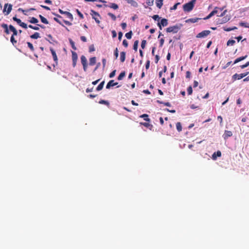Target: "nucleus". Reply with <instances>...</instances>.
<instances>
[{"mask_svg":"<svg viewBox=\"0 0 249 249\" xmlns=\"http://www.w3.org/2000/svg\"><path fill=\"white\" fill-rule=\"evenodd\" d=\"M168 25V20L166 18L161 19L160 22L158 23V26L160 30L162 29L161 26H166Z\"/></svg>","mask_w":249,"mask_h":249,"instance_id":"7","label":"nucleus"},{"mask_svg":"<svg viewBox=\"0 0 249 249\" xmlns=\"http://www.w3.org/2000/svg\"><path fill=\"white\" fill-rule=\"evenodd\" d=\"M28 27L30 28H31V29H34L35 30H39V27H41L42 29H44L45 28V26L44 25H40V24H37V26H33L32 25H29L28 26Z\"/></svg>","mask_w":249,"mask_h":249,"instance_id":"10","label":"nucleus"},{"mask_svg":"<svg viewBox=\"0 0 249 249\" xmlns=\"http://www.w3.org/2000/svg\"><path fill=\"white\" fill-rule=\"evenodd\" d=\"M30 37L33 39H37L40 37L39 34L37 32H36L33 35H31Z\"/></svg>","mask_w":249,"mask_h":249,"instance_id":"25","label":"nucleus"},{"mask_svg":"<svg viewBox=\"0 0 249 249\" xmlns=\"http://www.w3.org/2000/svg\"><path fill=\"white\" fill-rule=\"evenodd\" d=\"M29 21L31 23H37L38 22V20L37 18L35 17H32L30 18V19Z\"/></svg>","mask_w":249,"mask_h":249,"instance_id":"30","label":"nucleus"},{"mask_svg":"<svg viewBox=\"0 0 249 249\" xmlns=\"http://www.w3.org/2000/svg\"><path fill=\"white\" fill-rule=\"evenodd\" d=\"M27 44L28 45V47L30 48V50L32 52L34 51V47L33 44L29 42H28Z\"/></svg>","mask_w":249,"mask_h":249,"instance_id":"42","label":"nucleus"},{"mask_svg":"<svg viewBox=\"0 0 249 249\" xmlns=\"http://www.w3.org/2000/svg\"><path fill=\"white\" fill-rule=\"evenodd\" d=\"M1 26L4 29V32L6 34L8 35L9 34V30L8 29V26L7 24L5 23H2L1 25Z\"/></svg>","mask_w":249,"mask_h":249,"instance_id":"17","label":"nucleus"},{"mask_svg":"<svg viewBox=\"0 0 249 249\" xmlns=\"http://www.w3.org/2000/svg\"><path fill=\"white\" fill-rule=\"evenodd\" d=\"M109 7L115 10L117 9L118 8V5L114 3H111L110 5H109Z\"/></svg>","mask_w":249,"mask_h":249,"instance_id":"35","label":"nucleus"},{"mask_svg":"<svg viewBox=\"0 0 249 249\" xmlns=\"http://www.w3.org/2000/svg\"><path fill=\"white\" fill-rule=\"evenodd\" d=\"M218 9H220L221 11L223 10V8H219L217 7H215L213 12L214 13V14H216L218 13Z\"/></svg>","mask_w":249,"mask_h":249,"instance_id":"47","label":"nucleus"},{"mask_svg":"<svg viewBox=\"0 0 249 249\" xmlns=\"http://www.w3.org/2000/svg\"><path fill=\"white\" fill-rule=\"evenodd\" d=\"M118 84L117 82H114L113 80H110L106 86L107 89H110L111 87L116 86Z\"/></svg>","mask_w":249,"mask_h":249,"instance_id":"9","label":"nucleus"},{"mask_svg":"<svg viewBox=\"0 0 249 249\" xmlns=\"http://www.w3.org/2000/svg\"><path fill=\"white\" fill-rule=\"evenodd\" d=\"M157 102L160 104H163L164 106L167 107H170L171 104L169 102H164L160 100H158Z\"/></svg>","mask_w":249,"mask_h":249,"instance_id":"33","label":"nucleus"},{"mask_svg":"<svg viewBox=\"0 0 249 249\" xmlns=\"http://www.w3.org/2000/svg\"><path fill=\"white\" fill-rule=\"evenodd\" d=\"M141 118H143L144 120L149 122L150 119L148 118V115L146 114H143L140 116Z\"/></svg>","mask_w":249,"mask_h":249,"instance_id":"24","label":"nucleus"},{"mask_svg":"<svg viewBox=\"0 0 249 249\" xmlns=\"http://www.w3.org/2000/svg\"><path fill=\"white\" fill-rule=\"evenodd\" d=\"M146 44V41L145 40H142L141 43V47L142 49H144Z\"/></svg>","mask_w":249,"mask_h":249,"instance_id":"50","label":"nucleus"},{"mask_svg":"<svg viewBox=\"0 0 249 249\" xmlns=\"http://www.w3.org/2000/svg\"><path fill=\"white\" fill-rule=\"evenodd\" d=\"M237 28L236 27H233L232 28H226V27H224V30L225 31H227V32H229V31H232V30H235V29H237Z\"/></svg>","mask_w":249,"mask_h":249,"instance_id":"38","label":"nucleus"},{"mask_svg":"<svg viewBox=\"0 0 249 249\" xmlns=\"http://www.w3.org/2000/svg\"><path fill=\"white\" fill-rule=\"evenodd\" d=\"M96 58L95 57H91L89 59V65L91 66H93L96 63Z\"/></svg>","mask_w":249,"mask_h":249,"instance_id":"23","label":"nucleus"},{"mask_svg":"<svg viewBox=\"0 0 249 249\" xmlns=\"http://www.w3.org/2000/svg\"><path fill=\"white\" fill-rule=\"evenodd\" d=\"M123 45L125 47H128V42L125 40V39H124L123 41Z\"/></svg>","mask_w":249,"mask_h":249,"instance_id":"54","label":"nucleus"},{"mask_svg":"<svg viewBox=\"0 0 249 249\" xmlns=\"http://www.w3.org/2000/svg\"><path fill=\"white\" fill-rule=\"evenodd\" d=\"M235 40H234L233 39H230L227 41V46H230V45L232 46L235 44Z\"/></svg>","mask_w":249,"mask_h":249,"instance_id":"34","label":"nucleus"},{"mask_svg":"<svg viewBox=\"0 0 249 249\" xmlns=\"http://www.w3.org/2000/svg\"><path fill=\"white\" fill-rule=\"evenodd\" d=\"M196 1V0H192L191 1L184 4L183 6L184 11L189 12L192 11L194 7Z\"/></svg>","mask_w":249,"mask_h":249,"instance_id":"1","label":"nucleus"},{"mask_svg":"<svg viewBox=\"0 0 249 249\" xmlns=\"http://www.w3.org/2000/svg\"><path fill=\"white\" fill-rule=\"evenodd\" d=\"M154 0H147L146 4L148 6H152L153 4Z\"/></svg>","mask_w":249,"mask_h":249,"instance_id":"49","label":"nucleus"},{"mask_svg":"<svg viewBox=\"0 0 249 249\" xmlns=\"http://www.w3.org/2000/svg\"><path fill=\"white\" fill-rule=\"evenodd\" d=\"M18 10H19V11L21 10V11H22V12H23L25 15H26V14H25V13H24V12H29V11H35V10H36V9H35V8H30L29 9H28V10H22V9H21V8H19V9H18Z\"/></svg>","mask_w":249,"mask_h":249,"instance_id":"43","label":"nucleus"},{"mask_svg":"<svg viewBox=\"0 0 249 249\" xmlns=\"http://www.w3.org/2000/svg\"><path fill=\"white\" fill-rule=\"evenodd\" d=\"M127 3L130 4L131 6L134 7H137L138 6V3L134 0H125Z\"/></svg>","mask_w":249,"mask_h":249,"instance_id":"14","label":"nucleus"},{"mask_svg":"<svg viewBox=\"0 0 249 249\" xmlns=\"http://www.w3.org/2000/svg\"><path fill=\"white\" fill-rule=\"evenodd\" d=\"M81 63L83 65L87 64V60L86 57L84 55H82L81 57Z\"/></svg>","mask_w":249,"mask_h":249,"instance_id":"26","label":"nucleus"},{"mask_svg":"<svg viewBox=\"0 0 249 249\" xmlns=\"http://www.w3.org/2000/svg\"><path fill=\"white\" fill-rule=\"evenodd\" d=\"M59 12L61 14L66 15L71 20H73V16L71 13L67 11H63L61 9H59Z\"/></svg>","mask_w":249,"mask_h":249,"instance_id":"8","label":"nucleus"},{"mask_svg":"<svg viewBox=\"0 0 249 249\" xmlns=\"http://www.w3.org/2000/svg\"><path fill=\"white\" fill-rule=\"evenodd\" d=\"M105 82L102 81L97 87L96 90L97 91H100L102 90L103 88Z\"/></svg>","mask_w":249,"mask_h":249,"instance_id":"29","label":"nucleus"},{"mask_svg":"<svg viewBox=\"0 0 249 249\" xmlns=\"http://www.w3.org/2000/svg\"><path fill=\"white\" fill-rule=\"evenodd\" d=\"M180 26L178 25H175L173 26H170L166 29V31L167 33H177L180 30Z\"/></svg>","mask_w":249,"mask_h":249,"instance_id":"3","label":"nucleus"},{"mask_svg":"<svg viewBox=\"0 0 249 249\" xmlns=\"http://www.w3.org/2000/svg\"><path fill=\"white\" fill-rule=\"evenodd\" d=\"M39 18H40L41 22L44 24H48L49 23V22L48 20L44 18L43 16H42L41 15H39Z\"/></svg>","mask_w":249,"mask_h":249,"instance_id":"20","label":"nucleus"},{"mask_svg":"<svg viewBox=\"0 0 249 249\" xmlns=\"http://www.w3.org/2000/svg\"><path fill=\"white\" fill-rule=\"evenodd\" d=\"M187 92L188 95H191L193 92V89L191 86H190L187 89Z\"/></svg>","mask_w":249,"mask_h":249,"instance_id":"48","label":"nucleus"},{"mask_svg":"<svg viewBox=\"0 0 249 249\" xmlns=\"http://www.w3.org/2000/svg\"><path fill=\"white\" fill-rule=\"evenodd\" d=\"M211 32L209 30H204L198 33L196 37L197 38L205 37L210 34Z\"/></svg>","mask_w":249,"mask_h":249,"instance_id":"6","label":"nucleus"},{"mask_svg":"<svg viewBox=\"0 0 249 249\" xmlns=\"http://www.w3.org/2000/svg\"><path fill=\"white\" fill-rule=\"evenodd\" d=\"M53 19L56 21L57 22V23H58L59 24L61 25L62 26H64V25L61 23V22L57 18H53Z\"/></svg>","mask_w":249,"mask_h":249,"instance_id":"60","label":"nucleus"},{"mask_svg":"<svg viewBox=\"0 0 249 249\" xmlns=\"http://www.w3.org/2000/svg\"><path fill=\"white\" fill-rule=\"evenodd\" d=\"M152 18L155 20H159L160 19V18L159 17V15H155L152 17Z\"/></svg>","mask_w":249,"mask_h":249,"instance_id":"52","label":"nucleus"},{"mask_svg":"<svg viewBox=\"0 0 249 249\" xmlns=\"http://www.w3.org/2000/svg\"><path fill=\"white\" fill-rule=\"evenodd\" d=\"M221 156V152L220 151H217L216 152H214L212 155V159L213 160H215L217 159V157H220Z\"/></svg>","mask_w":249,"mask_h":249,"instance_id":"15","label":"nucleus"},{"mask_svg":"<svg viewBox=\"0 0 249 249\" xmlns=\"http://www.w3.org/2000/svg\"><path fill=\"white\" fill-rule=\"evenodd\" d=\"M111 33H112V37L113 38L116 37L117 36V33H116V31L115 30H113V31H112Z\"/></svg>","mask_w":249,"mask_h":249,"instance_id":"63","label":"nucleus"},{"mask_svg":"<svg viewBox=\"0 0 249 249\" xmlns=\"http://www.w3.org/2000/svg\"><path fill=\"white\" fill-rule=\"evenodd\" d=\"M116 70L113 71L110 74H109V77L112 78L115 75Z\"/></svg>","mask_w":249,"mask_h":249,"instance_id":"57","label":"nucleus"},{"mask_svg":"<svg viewBox=\"0 0 249 249\" xmlns=\"http://www.w3.org/2000/svg\"><path fill=\"white\" fill-rule=\"evenodd\" d=\"M50 51L52 53L54 61L56 62V63H57L58 59L55 51L52 48H51Z\"/></svg>","mask_w":249,"mask_h":249,"instance_id":"11","label":"nucleus"},{"mask_svg":"<svg viewBox=\"0 0 249 249\" xmlns=\"http://www.w3.org/2000/svg\"><path fill=\"white\" fill-rule=\"evenodd\" d=\"M9 27V30L13 32V35L12 36H14L18 35L17 30L13 25H10Z\"/></svg>","mask_w":249,"mask_h":249,"instance_id":"13","label":"nucleus"},{"mask_svg":"<svg viewBox=\"0 0 249 249\" xmlns=\"http://www.w3.org/2000/svg\"><path fill=\"white\" fill-rule=\"evenodd\" d=\"M230 19V18L226 16L219 20V24H223L228 22Z\"/></svg>","mask_w":249,"mask_h":249,"instance_id":"16","label":"nucleus"},{"mask_svg":"<svg viewBox=\"0 0 249 249\" xmlns=\"http://www.w3.org/2000/svg\"><path fill=\"white\" fill-rule=\"evenodd\" d=\"M176 127L178 132H180L182 131V125L180 122H178L176 124Z\"/></svg>","mask_w":249,"mask_h":249,"instance_id":"27","label":"nucleus"},{"mask_svg":"<svg viewBox=\"0 0 249 249\" xmlns=\"http://www.w3.org/2000/svg\"><path fill=\"white\" fill-rule=\"evenodd\" d=\"M114 55L115 56L116 58H117L118 57V50L117 48L114 51Z\"/></svg>","mask_w":249,"mask_h":249,"instance_id":"59","label":"nucleus"},{"mask_svg":"<svg viewBox=\"0 0 249 249\" xmlns=\"http://www.w3.org/2000/svg\"><path fill=\"white\" fill-rule=\"evenodd\" d=\"M199 18H190L188 20V21H189L192 23H195L198 21V20Z\"/></svg>","mask_w":249,"mask_h":249,"instance_id":"46","label":"nucleus"},{"mask_svg":"<svg viewBox=\"0 0 249 249\" xmlns=\"http://www.w3.org/2000/svg\"><path fill=\"white\" fill-rule=\"evenodd\" d=\"M20 26L25 29H26L28 27L27 24L23 22H21Z\"/></svg>","mask_w":249,"mask_h":249,"instance_id":"56","label":"nucleus"},{"mask_svg":"<svg viewBox=\"0 0 249 249\" xmlns=\"http://www.w3.org/2000/svg\"><path fill=\"white\" fill-rule=\"evenodd\" d=\"M249 73V71L241 74L235 73L234 75H233V76H232V78L233 80V81H235L236 80H240L244 78V77L246 76L247 75H248Z\"/></svg>","mask_w":249,"mask_h":249,"instance_id":"4","label":"nucleus"},{"mask_svg":"<svg viewBox=\"0 0 249 249\" xmlns=\"http://www.w3.org/2000/svg\"><path fill=\"white\" fill-rule=\"evenodd\" d=\"M150 66V61L147 60L146 61V64H145V68L146 69H148Z\"/></svg>","mask_w":249,"mask_h":249,"instance_id":"62","label":"nucleus"},{"mask_svg":"<svg viewBox=\"0 0 249 249\" xmlns=\"http://www.w3.org/2000/svg\"><path fill=\"white\" fill-rule=\"evenodd\" d=\"M77 12L79 16L80 17V18H84L83 15L78 9L77 10Z\"/></svg>","mask_w":249,"mask_h":249,"instance_id":"64","label":"nucleus"},{"mask_svg":"<svg viewBox=\"0 0 249 249\" xmlns=\"http://www.w3.org/2000/svg\"><path fill=\"white\" fill-rule=\"evenodd\" d=\"M247 57V55H246L245 56H241V57H238V58H236L235 60V61L234 62V64H236V63H238L240 61H242V60L245 59Z\"/></svg>","mask_w":249,"mask_h":249,"instance_id":"18","label":"nucleus"},{"mask_svg":"<svg viewBox=\"0 0 249 249\" xmlns=\"http://www.w3.org/2000/svg\"><path fill=\"white\" fill-rule=\"evenodd\" d=\"M162 2L163 0H156V5L160 9L162 7L163 5Z\"/></svg>","mask_w":249,"mask_h":249,"instance_id":"22","label":"nucleus"},{"mask_svg":"<svg viewBox=\"0 0 249 249\" xmlns=\"http://www.w3.org/2000/svg\"><path fill=\"white\" fill-rule=\"evenodd\" d=\"M10 41L13 45H15L17 42V40L15 39V37L14 36H11L10 38Z\"/></svg>","mask_w":249,"mask_h":249,"instance_id":"41","label":"nucleus"},{"mask_svg":"<svg viewBox=\"0 0 249 249\" xmlns=\"http://www.w3.org/2000/svg\"><path fill=\"white\" fill-rule=\"evenodd\" d=\"M91 15H92V18L95 20L96 22L99 24L100 23V20L98 18L100 17V15L93 10H91Z\"/></svg>","mask_w":249,"mask_h":249,"instance_id":"5","label":"nucleus"},{"mask_svg":"<svg viewBox=\"0 0 249 249\" xmlns=\"http://www.w3.org/2000/svg\"><path fill=\"white\" fill-rule=\"evenodd\" d=\"M99 103L100 104H105V105H107L108 107L109 106V102L108 101H105V100H101L99 102Z\"/></svg>","mask_w":249,"mask_h":249,"instance_id":"39","label":"nucleus"},{"mask_svg":"<svg viewBox=\"0 0 249 249\" xmlns=\"http://www.w3.org/2000/svg\"><path fill=\"white\" fill-rule=\"evenodd\" d=\"M13 5L11 4L5 3L4 5L2 12L5 16L8 15L12 10Z\"/></svg>","mask_w":249,"mask_h":249,"instance_id":"2","label":"nucleus"},{"mask_svg":"<svg viewBox=\"0 0 249 249\" xmlns=\"http://www.w3.org/2000/svg\"><path fill=\"white\" fill-rule=\"evenodd\" d=\"M69 40L70 43L72 48L74 50H76L77 48H76V46H75V43H74V41L71 38H69Z\"/></svg>","mask_w":249,"mask_h":249,"instance_id":"28","label":"nucleus"},{"mask_svg":"<svg viewBox=\"0 0 249 249\" xmlns=\"http://www.w3.org/2000/svg\"><path fill=\"white\" fill-rule=\"evenodd\" d=\"M72 60L77 61L78 56L77 53L75 52H72Z\"/></svg>","mask_w":249,"mask_h":249,"instance_id":"32","label":"nucleus"},{"mask_svg":"<svg viewBox=\"0 0 249 249\" xmlns=\"http://www.w3.org/2000/svg\"><path fill=\"white\" fill-rule=\"evenodd\" d=\"M138 43H139V41L138 40H136L134 43V45H133V49L135 51H137V50H138Z\"/></svg>","mask_w":249,"mask_h":249,"instance_id":"37","label":"nucleus"},{"mask_svg":"<svg viewBox=\"0 0 249 249\" xmlns=\"http://www.w3.org/2000/svg\"><path fill=\"white\" fill-rule=\"evenodd\" d=\"M121 25V27H122V29H124V30L126 28V26H127L126 23H125V22L122 23Z\"/></svg>","mask_w":249,"mask_h":249,"instance_id":"61","label":"nucleus"},{"mask_svg":"<svg viewBox=\"0 0 249 249\" xmlns=\"http://www.w3.org/2000/svg\"><path fill=\"white\" fill-rule=\"evenodd\" d=\"M125 75V71H122L120 74L118 76V80H121L123 79V78L124 77Z\"/></svg>","mask_w":249,"mask_h":249,"instance_id":"31","label":"nucleus"},{"mask_svg":"<svg viewBox=\"0 0 249 249\" xmlns=\"http://www.w3.org/2000/svg\"><path fill=\"white\" fill-rule=\"evenodd\" d=\"M108 15L111 17V18L114 21L116 20V16L112 13H108Z\"/></svg>","mask_w":249,"mask_h":249,"instance_id":"45","label":"nucleus"},{"mask_svg":"<svg viewBox=\"0 0 249 249\" xmlns=\"http://www.w3.org/2000/svg\"><path fill=\"white\" fill-rule=\"evenodd\" d=\"M140 124L144 126L145 127L149 128L150 130H151L152 128L153 127V125L151 124H150L149 123H140Z\"/></svg>","mask_w":249,"mask_h":249,"instance_id":"19","label":"nucleus"},{"mask_svg":"<svg viewBox=\"0 0 249 249\" xmlns=\"http://www.w3.org/2000/svg\"><path fill=\"white\" fill-rule=\"evenodd\" d=\"M249 66V62H247L245 64L240 66L241 69H244Z\"/></svg>","mask_w":249,"mask_h":249,"instance_id":"55","label":"nucleus"},{"mask_svg":"<svg viewBox=\"0 0 249 249\" xmlns=\"http://www.w3.org/2000/svg\"><path fill=\"white\" fill-rule=\"evenodd\" d=\"M132 32L131 31L126 33L125 36L127 39H130L132 37Z\"/></svg>","mask_w":249,"mask_h":249,"instance_id":"40","label":"nucleus"},{"mask_svg":"<svg viewBox=\"0 0 249 249\" xmlns=\"http://www.w3.org/2000/svg\"><path fill=\"white\" fill-rule=\"evenodd\" d=\"M232 135V133L231 131L229 130H225L224 132L223 137L224 139H227L229 137H231Z\"/></svg>","mask_w":249,"mask_h":249,"instance_id":"12","label":"nucleus"},{"mask_svg":"<svg viewBox=\"0 0 249 249\" xmlns=\"http://www.w3.org/2000/svg\"><path fill=\"white\" fill-rule=\"evenodd\" d=\"M180 3L178 2L176 3L172 7L170 8L171 10H176L177 8V6L179 5Z\"/></svg>","mask_w":249,"mask_h":249,"instance_id":"58","label":"nucleus"},{"mask_svg":"<svg viewBox=\"0 0 249 249\" xmlns=\"http://www.w3.org/2000/svg\"><path fill=\"white\" fill-rule=\"evenodd\" d=\"M95 51V48L93 45H91L89 47V52H92Z\"/></svg>","mask_w":249,"mask_h":249,"instance_id":"51","label":"nucleus"},{"mask_svg":"<svg viewBox=\"0 0 249 249\" xmlns=\"http://www.w3.org/2000/svg\"><path fill=\"white\" fill-rule=\"evenodd\" d=\"M125 59V53L122 52L120 53V60L122 62H124Z\"/></svg>","mask_w":249,"mask_h":249,"instance_id":"21","label":"nucleus"},{"mask_svg":"<svg viewBox=\"0 0 249 249\" xmlns=\"http://www.w3.org/2000/svg\"><path fill=\"white\" fill-rule=\"evenodd\" d=\"M239 25L242 27L249 28V25H248L247 23L245 22H241L239 23Z\"/></svg>","mask_w":249,"mask_h":249,"instance_id":"44","label":"nucleus"},{"mask_svg":"<svg viewBox=\"0 0 249 249\" xmlns=\"http://www.w3.org/2000/svg\"><path fill=\"white\" fill-rule=\"evenodd\" d=\"M164 39L163 38H161L160 40V47H162V46L164 44Z\"/></svg>","mask_w":249,"mask_h":249,"instance_id":"53","label":"nucleus"},{"mask_svg":"<svg viewBox=\"0 0 249 249\" xmlns=\"http://www.w3.org/2000/svg\"><path fill=\"white\" fill-rule=\"evenodd\" d=\"M13 20L17 22V23L19 25H20L22 21L19 18H18L16 17H14L13 18Z\"/></svg>","mask_w":249,"mask_h":249,"instance_id":"36","label":"nucleus"}]
</instances>
